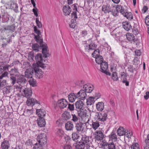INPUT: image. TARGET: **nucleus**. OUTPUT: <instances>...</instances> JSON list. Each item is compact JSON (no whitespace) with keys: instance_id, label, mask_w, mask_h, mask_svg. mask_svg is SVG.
<instances>
[{"instance_id":"nucleus-3","label":"nucleus","mask_w":149,"mask_h":149,"mask_svg":"<svg viewBox=\"0 0 149 149\" xmlns=\"http://www.w3.org/2000/svg\"><path fill=\"white\" fill-rule=\"evenodd\" d=\"M94 118L99 121H104L107 118V114L106 113L102 112L95 113Z\"/></svg>"},{"instance_id":"nucleus-27","label":"nucleus","mask_w":149,"mask_h":149,"mask_svg":"<svg viewBox=\"0 0 149 149\" xmlns=\"http://www.w3.org/2000/svg\"><path fill=\"white\" fill-rule=\"evenodd\" d=\"M97 109L99 111H102L104 108V103L102 102H99L96 104Z\"/></svg>"},{"instance_id":"nucleus-15","label":"nucleus","mask_w":149,"mask_h":149,"mask_svg":"<svg viewBox=\"0 0 149 149\" xmlns=\"http://www.w3.org/2000/svg\"><path fill=\"white\" fill-rule=\"evenodd\" d=\"M63 10L65 15H69L70 14L71 9L70 7L68 6H64L63 8Z\"/></svg>"},{"instance_id":"nucleus-55","label":"nucleus","mask_w":149,"mask_h":149,"mask_svg":"<svg viewBox=\"0 0 149 149\" xmlns=\"http://www.w3.org/2000/svg\"><path fill=\"white\" fill-rule=\"evenodd\" d=\"M117 73L116 72H115L112 73V78L114 80L116 81L118 79V77L117 76Z\"/></svg>"},{"instance_id":"nucleus-34","label":"nucleus","mask_w":149,"mask_h":149,"mask_svg":"<svg viewBox=\"0 0 149 149\" xmlns=\"http://www.w3.org/2000/svg\"><path fill=\"white\" fill-rule=\"evenodd\" d=\"M95 58L96 63L98 64H100L103 62V58L102 56L99 55L97 56L94 57Z\"/></svg>"},{"instance_id":"nucleus-6","label":"nucleus","mask_w":149,"mask_h":149,"mask_svg":"<svg viewBox=\"0 0 149 149\" xmlns=\"http://www.w3.org/2000/svg\"><path fill=\"white\" fill-rule=\"evenodd\" d=\"M32 93V91L31 88H27L24 87L21 92V95L29 99L31 96Z\"/></svg>"},{"instance_id":"nucleus-39","label":"nucleus","mask_w":149,"mask_h":149,"mask_svg":"<svg viewBox=\"0 0 149 149\" xmlns=\"http://www.w3.org/2000/svg\"><path fill=\"white\" fill-rule=\"evenodd\" d=\"M109 139L112 141H116L117 139V136L115 133L112 132L110 135L109 136Z\"/></svg>"},{"instance_id":"nucleus-64","label":"nucleus","mask_w":149,"mask_h":149,"mask_svg":"<svg viewBox=\"0 0 149 149\" xmlns=\"http://www.w3.org/2000/svg\"><path fill=\"white\" fill-rule=\"evenodd\" d=\"M145 22L147 25L149 26V16H147L145 19Z\"/></svg>"},{"instance_id":"nucleus-10","label":"nucleus","mask_w":149,"mask_h":149,"mask_svg":"<svg viewBox=\"0 0 149 149\" xmlns=\"http://www.w3.org/2000/svg\"><path fill=\"white\" fill-rule=\"evenodd\" d=\"M95 139L98 141L102 140L104 137L103 132L100 130H97L95 132Z\"/></svg>"},{"instance_id":"nucleus-4","label":"nucleus","mask_w":149,"mask_h":149,"mask_svg":"<svg viewBox=\"0 0 149 149\" xmlns=\"http://www.w3.org/2000/svg\"><path fill=\"white\" fill-rule=\"evenodd\" d=\"M37 140L38 143L42 146L46 144L47 143L46 136L45 133L40 134L37 136Z\"/></svg>"},{"instance_id":"nucleus-47","label":"nucleus","mask_w":149,"mask_h":149,"mask_svg":"<svg viewBox=\"0 0 149 149\" xmlns=\"http://www.w3.org/2000/svg\"><path fill=\"white\" fill-rule=\"evenodd\" d=\"M71 16L72 19L71 22H72L74 21H76V19L77 18V15L76 13L75 12H74L71 13Z\"/></svg>"},{"instance_id":"nucleus-62","label":"nucleus","mask_w":149,"mask_h":149,"mask_svg":"<svg viewBox=\"0 0 149 149\" xmlns=\"http://www.w3.org/2000/svg\"><path fill=\"white\" fill-rule=\"evenodd\" d=\"M68 104V108L70 111H73L74 110V104Z\"/></svg>"},{"instance_id":"nucleus-60","label":"nucleus","mask_w":149,"mask_h":149,"mask_svg":"<svg viewBox=\"0 0 149 149\" xmlns=\"http://www.w3.org/2000/svg\"><path fill=\"white\" fill-rule=\"evenodd\" d=\"M111 35L114 37V38H116V37H118L119 36V34L118 33H116V31L114 30L111 33Z\"/></svg>"},{"instance_id":"nucleus-35","label":"nucleus","mask_w":149,"mask_h":149,"mask_svg":"<svg viewBox=\"0 0 149 149\" xmlns=\"http://www.w3.org/2000/svg\"><path fill=\"white\" fill-rule=\"evenodd\" d=\"M72 118L71 120L75 124L77 123H79V118L77 115L74 114H72Z\"/></svg>"},{"instance_id":"nucleus-58","label":"nucleus","mask_w":149,"mask_h":149,"mask_svg":"<svg viewBox=\"0 0 149 149\" xmlns=\"http://www.w3.org/2000/svg\"><path fill=\"white\" fill-rule=\"evenodd\" d=\"M99 50L98 49H97L95 50L93 53H92V55L93 57L97 56L99 55Z\"/></svg>"},{"instance_id":"nucleus-56","label":"nucleus","mask_w":149,"mask_h":149,"mask_svg":"<svg viewBox=\"0 0 149 149\" xmlns=\"http://www.w3.org/2000/svg\"><path fill=\"white\" fill-rule=\"evenodd\" d=\"M64 133V132L61 129H59L57 132V135L60 137H62L63 136Z\"/></svg>"},{"instance_id":"nucleus-11","label":"nucleus","mask_w":149,"mask_h":149,"mask_svg":"<svg viewBox=\"0 0 149 149\" xmlns=\"http://www.w3.org/2000/svg\"><path fill=\"white\" fill-rule=\"evenodd\" d=\"M78 98L83 100L86 98L87 96L86 93L83 90H81L77 94Z\"/></svg>"},{"instance_id":"nucleus-53","label":"nucleus","mask_w":149,"mask_h":149,"mask_svg":"<svg viewBox=\"0 0 149 149\" xmlns=\"http://www.w3.org/2000/svg\"><path fill=\"white\" fill-rule=\"evenodd\" d=\"M32 113V111L31 110H26L24 111V115L25 116H29L31 115Z\"/></svg>"},{"instance_id":"nucleus-22","label":"nucleus","mask_w":149,"mask_h":149,"mask_svg":"<svg viewBox=\"0 0 149 149\" xmlns=\"http://www.w3.org/2000/svg\"><path fill=\"white\" fill-rule=\"evenodd\" d=\"M36 114L39 118H43L45 115V112L44 110L37 109L36 111Z\"/></svg>"},{"instance_id":"nucleus-2","label":"nucleus","mask_w":149,"mask_h":149,"mask_svg":"<svg viewBox=\"0 0 149 149\" xmlns=\"http://www.w3.org/2000/svg\"><path fill=\"white\" fill-rule=\"evenodd\" d=\"M40 67L38 65H37L36 64H33L32 68L33 71H34L35 74L37 78L40 79L43 77V72L41 69L39 68Z\"/></svg>"},{"instance_id":"nucleus-51","label":"nucleus","mask_w":149,"mask_h":149,"mask_svg":"<svg viewBox=\"0 0 149 149\" xmlns=\"http://www.w3.org/2000/svg\"><path fill=\"white\" fill-rule=\"evenodd\" d=\"M89 46L90 50H95L97 46V45H95L94 43H91L89 45Z\"/></svg>"},{"instance_id":"nucleus-29","label":"nucleus","mask_w":149,"mask_h":149,"mask_svg":"<svg viewBox=\"0 0 149 149\" xmlns=\"http://www.w3.org/2000/svg\"><path fill=\"white\" fill-rule=\"evenodd\" d=\"M9 146V141L7 140H5L1 143V149H8Z\"/></svg>"},{"instance_id":"nucleus-63","label":"nucleus","mask_w":149,"mask_h":149,"mask_svg":"<svg viewBox=\"0 0 149 149\" xmlns=\"http://www.w3.org/2000/svg\"><path fill=\"white\" fill-rule=\"evenodd\" d=\"M32 10L36 16V17H38V9L37 8H33V9Z\"/></svg>"},{"instance_id":"nucleus-19","label":"nucleus","mask_w":149,"mask_h":149,"mask_svg":"<svg viewBox=\"0 0 149 149\" xmlns=\"http://www.w3.org/2000/svg\"><path fill=\"white\" fill-rule=\"evenodd\" d=\"M36 102L37 103L39 104L36 99L33 98L28 99L26 102V104L28 106H32L34 105Z\"/></svg>"},{"instance_id":"nucleus-1","label":"nucleus","mask_w":149,"mask_h":149,"mask_svg":"<svg viewBox=\"0 0 149 149\" xmlns=\"http://www.w3.org/2000/svg\"><path fill=\"white\" fill-rule=\"evenodd\" d=\"M89 113L85 109H81L78 111V115L81 119L82 121L86 123H88L90 118Z\"/></svg>"},{"instance_id":"nucleus-14","label":"nucleus","mask_w":149,"mask_h":149,"mask_svg":"<svg viewBox=\"0 0 149 149\" xmlns=\"http://www.w3.org/2000/svg\"><path fill=\"white\" fill-rule=\"evenodd\" d=\"M116 9L117 12H120L123 15L125 14V13L127 11L124 6H123L120 5H117Z\"/></svg>"},{"instance_id":"nucleus-13","label":"nucleus","mask_w":149,"mask_h":149,"mask_svg":"<svg viewBox=\"0 0 149 149\" xmlns=\"http://www.w3.org/2000/svg\"><path fill=\"white\" fill-rule=\"evenodd\" d=\"M80 142L84 146L88 145L90 142L89 138L85 135L83 136Z\"/></svg>"},{"instance_id":"nucleus-20","label":"nucleus","mask_w":149,"mask_h":149,"mask_svg":"<svg viewBox=\"0 0 149 149\" xmlns=\"http://www.w3.org/2000/svg\"><path fill=\"white\" fill-rule=\"evenodd\" d=\"M90 125L93 130H95L100 126V124L99 121L97 120L96 121H92Z\"/></svg>"},{"instance_id":"nucleus-25","label":"nucleus","mask_w":149,"mask_h":149,"mask_svg":"<svg viewBox=\"0 0 149 149\" xmlns=\"http://www.w3.org/2000/svg\"><path fill=\"white\" fill-rule=\"evenodd\" d=\"M84 90L86 93H91L93 90V86L87 85H85L83 86Z\"/></svg>"},{"instance_id":"nucleus-36","label":"nucleus","mask_w":149,"mask_h":149,"mask_svg":"<svg viewBox=\"0 0 149 149\" xmlns=\"http://www.w3.org/2000/svg\"><path fill=\"white\" fill-rule=\"evenodd\" d=\"M62 117L64 119L68 120L70 118L71 116L69 112L65 111L62 114Z\"/></svg>"},{"instance_id":"nucleus-38","label":"nucleus","mask_w":149,"mask_h":149,"mask_svg":"<svg viewBox=\"0 0 149 149\" xmlns=\"http://www.w3.org/2000/svg\"><path fill=\"white\" fill-rule=\"evenodd\" d=\"M10 75H14L16 76L17 73H18V71L17 68H14L12 69L9 71Z\"/></svg>"},{"instance_id":"nucleus-54","label":"nucleus","mask_w":149,"mask_h":149,"mask_svg":"<svg viewBox=\"0 0 149 149\" xmlns=\"http://www.w3.org/2000/svg\"><path fill=\"white\" fill-rule=\"evenodd\" d=\"M132 149H139V144L137 143H134L131 146Z\"/></svg>"},{"instance_id":"nucleus-8","label":"nucleus","mask_w":149,"mask_h":149,"mask_svg":"<svg viewBox=\"0 0 149 149\" xmlns=\"http://www.w3.org/2000/svg\"><path fill=\"white\" fill-rule=\"evenodd\" d=\"M26 82L25 76L23 75H20L18 76L17 79V83L19 85H24Z\"/></svg>"},{"instance_id":"nucleus-28","label":"nucleus","mask_w":149,"mask_h":149,"mask_svg":"<svg viewBox=\"0 0 149 149\" xmlns=\"http://www.w3.org/2000/svg\"><path fill=\"white\" fill-rule=\"evenodd\" d=\"M77 97V95L74 93H71L68 95V100L70 102H73Z\"/></svg>"},{"instance_id":"nucleus-24","label":"nucleus","mask_w":149,"mask_h":149,"mask_svg":"<svg viewBox=\"0 0 149 149\" xmlns=\"http://www.w3.org/2000/svg\"><path fill=\"white\" fill-rule=\"evenodd\" d=\"M122 24L124 29L127 31H128L131 28L132 26L128 22H123L122 23Z\"/></svg>"},{"instance_id":"nucleus-18","label":"nucleus","mask_w":149,"mask_h":149,"mask_svg":"<svg viewBox=\"0 0 149 149\" xmlns=\"http://www.w3.org/2000/svg\"><path fill=\"white\" fill-rule=\"evenodd\" d=\"M37 121L38 125L40 127H44L45 125V121L43 118H39Z\"/></svg>"},{"instance_id":"nucleus-31","label":"nucleus","mask_w":149,"mask_h":149,"mask_svg":"<svg viewBox=\"0 0 149 149\" xmlns=\"http://www.w3.org/2000/svg\"><path fill=\"white\" fill-rule=\"evenodd\" d=\"M84 104L83 102L81 100H79L76 102L75 103V106L77 109H82Z\"/></svg>"},{"instance_id":"nucleus-21","label":"nucleus","mask_w":149,"mask_h":149,"mask_svg":"<svg viewBox=\"0 0 149 149\" xmlns=\"http://www.w3.org/2000/svg\"><path fill=\"white\" fill-rule=\"evenodd\" d=\"M102 10L105 13H109L111 11L110 6L108 4L103 5L102 7Z\"/></svg>"},{"instance_id":"nucleus-9","label":"nucleus","mask_w":149,"mask_h":149,"mask_svg":"<svg viewBox=\"0 0 149 149\" xmlns=\"http://www.w3.org/2000/svg\"><path fill=\"white\" fill-rule=\"evenodd\" d=\"M75 124V128L76 131L78 133L82 132L84 130V127L83 126V123L79 121V123H77Z\"/></svg>"},{"instance_id":"nucleus-41","label":"nucleus","mask_w":149,"mask_h":149,"mask_svg":"<svg viewBox=\"0 0 149 149\" xmlns=\"http://www.w3.org/2000/svg\"><path fill=\"white\" fill-rule=\"evenodd\" d=\"M10 67V65H7L5 66H3L0 65V74L2 73L4 71H7L8 70V68Z\"/></svg>"},{"instance_id":"nucleus-17","label":"nucleus","mask_w":149,"mask_h":149,"mask_svg":"<svg viewBox=\"0 0 149 149\" xmlns=\"http://www.w3.org/2000/svg\"><path fill=\"white\" fill-rule=\"evenodd\" d=\"M74 127L73 124L72 122L68 121L65 125V127L67 130H72Z\"/></svg>"},{"instance_id":"nucleus-26","label":"nucleus","mask_w":149,"mask_h":149,"mask_svg":"<svg viewBox=\"0 0 149 149\" xmlns=\"http://www.w3.org/2000/svg\"><path fill=\"white\" fill-rule=\"evenodd\" d=\"M125 130L123 127H120L117 130V133L119 136H122L125 135Z\"/></svg>"},{"instance_id":"nucleus-33","label":"nucleus","mask_w":149,"mask_h":149,"mask_svg":"<svg viewBox=\"0 0 149 149\" xmlns=\"http://www.w3.org/2000/svg\"><path fill=\"white\" fill-rule=\"evenodd\" d=\"M25 86L22 85H17L15 86V90L16 91H18L19 92V93L21 95V92L24 89Z\"/></svg>"},{"instance_id":"nucleus-48","label":"nucleus","mask_w":149,"mask_h":149,"mask_svg":"<svg viewBox=\"0 0 149 149\" xmlns=\"http://www.w3.org/2000/svg\"><path fill=\"white\" fill-rule=\"evenodd\" d=\"M42 145L37 143L35 144L33 147V149H43Z\"/></svg>"},{"instance_id":"nucleus-37","label":"nucleus","mask_w":149,"mask_h":149,"mask_svg":"<svg viewBox=\"0 0 149 149\" xmlns=\"http://www.w3.org/2000/svg\"><path fill=\"white\" fill-rule=\"evenodd\" d=\"M126 37L127 39L129 41H134V37L133 35L130 33H127L126 34Z\"/></svg>"},{"instance_id":"nucleus-40","label":"nucleus","mask_w":149,"mask_h":149,"mask_svg":"<svg viewBox=\"0 0 149 149\" xmlns=\"http://www.w3.org/2000/svg\"><path fill=\"white\" fill-rule=\"evenodd\" d=\"M5 30H9L10 31L14 32L15 30V27L14 25H8L4 28Z\"/></svg>"},{"instance_id":"nucleus-5","label":"nucleus","mask_w":149,"mask_h":149,"mask_svg":"<svg viewBox=\"0 0 149 149\" xmlns=\"http://www.w3.org/2000/svg\"><path fill=\"white\" fill-rule=\"evenodd\" d=\"M35 59L37 62L36 64L37 65H38L43 68L45 67V65L42 63L43 60L40 54H37L35 57Z\"/></svg>"},{"instance_id":"nucleus-23","label":"nucleus","mask_w":149,"mask_h":149,"mask_svg":"<svg viewBox=\"0 0 149 149\" xmlns=\"http://www.w3.org/2000/svg\"><path fill=\"white\" fill-rule=\"evenodd\" d=\"M95 102L94 97H91L87 99L86 103L88 106H90L93 107V104Z\"/></svg>"},{"instance_id":"nucleus-32","label":"nucleus","mask_w":149,"mask_h":149,"mask_svg":"<svg viewBox=\"0 0 149 149\" xmlns=\"http://www.w3.org/2000/svg\"><path fill=\"white\" fill-rule=\"evenodd\" d=\"M125 13V14L123 15V16L126 17L128 20H131L133 19V15L131 12H127V11Z\"/></svg>"},{"instance_id":"nucleus-49","label":"nucleus","mask_w":149,"mask_h":149,"mask_svg":"<svg viewBox=\"0 0 149 149\" xmlns=\"http://www.w3.org/2000/svg\"><path fill=\"white\" fill-rule=\"evenodd\" d=\"M39 47V45L37 44H34L32 45V48L36 52H37L38 51Z\"/></svg>"},{"instance_id":"nucleus-46","label":"nucleus","mask_w":149,"mask_h":149,"mask_svg":"<svg viewBox=\"0 0 149 149\" xmlns=\"http://www.w3.org/2000/svg\"><path fill=\"white\" fill-rule=\"evenodd\" d=\"M15 76L10 75V80L11 81V84L13 85H14L17 82V80Z\"/></svg>"},{"instance_id":"nucleus-12","label":"nucleus","mask_w":149,"mask_h":149,"mask_svg":"<svg viewBox=\"0 0 149 149\" xmlns=\"http://www.w3.org/2000/svg\"><path fill=\"white\" fill-rule=\"evenodd\" d=\"M25 77L27 78H32L33 74V69L32 68L31 69H27L24 72Z\"/></svg>"},{"instance_id":"nucleus-42","label":"nucleus","mask_w":149,"mask_h":149,"mask_svg":"<svg viewBox=\"0 0 149 149\" xmlns=\"http://www.w3.org/2000/svg\"><path fill=\"white\" fill-rule=\"evenodd\" d=\"M76 132H74L72 134V139L74 141H76L79 139V136L78 134Z\"/></svg>"},{"instance_id":"nucleus-44","label":"nucleus","mask_w":149,"mask_h":149,"mask_svg":"<svg viewBox=\"0 0 149 149\" xmlns=\"http://www.w3.org/2000/svg\"><path fill=\"white\" fill-rule=\"evenodd\" d=\"M39 36H35V38L36 39V41L38 42L39 43L40 46L41 47H42V45L46 44L43 42L42 39H39Z\"/></svg>"},{"instance_id":"nucleus-30","label":"nucleus","mask_w":149,"mask_h":149,"mask_svg":"<svg viewBox=\"0 0 149 149\" xmlns=\"http://www.w3.org/2000/svg\"><path fill=\"white\" fill-rule=\"evenodd\" d=\"M100 67L101 68V71L102 72L105 71L107 70L108 66L107 62L105 61H104L102 62L100 64Z\"/></svg>"},{"instance_id":"nucleus-57","label":"nucleus","mask_w":149,"mask_h":149,"mask_svg":"<svg viewBox=\"0 0 149 149\" xmlns=\"http://www.w3.org/2000/svg\"><path fill=\"white\" fill-rule=\"evenodd\" d=\"M108 149H115L116 148L113 142L108 144Z\"/></svg>"},{"instance_id":"nucleus-7","label":"nucleus","mask_w":149,"mask_h":149,"mask_svg":"<svg viewBox=\"0 0 149 149\" xmlns=\"http://www.w3.org/2000/svg\"><path fill=\"white\" fill-rule=\"evenodd\" d=\"M68 104V102L64 99H62L58 101L57 105L60 109L65 108Z\"/></svg>"},{"instance_id":"nucleus-16","label":"nucleus","mask_w":149,"mask_h":149,"mask_svg":"<svg viewBox=\"0 0 149 149\" xmlns=\"http://www.w3.org/2000/svg\"><path fill=\"white\" fill-rule=\"evenodd\" d=\"M42 52L43 54V56L45 58H47L49 56V53L48 52L47 50V46L46 44L42 45Z\"/></svg>"},{"instance_id":"nucleus-61","label":"nucleus","mask_w":149,"mask_h":149,"mask_svg":"<svg viewBox=\"0 0 149 149\" xmlns=\"http://www.w3.org/2000/svg\"><path fill=\"white\" fill-rule=\"evenodd\" d=\"M34 30L35 33L37 34L38 36H39L40 34V31L37 29V27L36 26H35L34 27Z\"/></svg>"},{"instance_id":"nucleus-45","label":"nucleus","mask_w":149,"mask_h":149,"mask_svg":"<svg viewBox=\"0 0 149 149\" xmlns=\"http://www.w3.org/2000/svg\"><path fill=\"white\" fill-rule=\"evenodd\" d=\"M29 82L30 85L32 86L35 87L36 86V81L33 79L31 78L29 81Z\"/></svg>"},{"instance_id":"nucleus-43","label":"nucleus","mask_w":149,"mask_h":149,"mask_svg":"<svg viewBox=\"0 0 149 149\" xmlns=\"http://www.w3.org/2000/svg\"><path fill=\"white\" fill-rule=\"evenodd\" d=\"M85 146L80 142L76 144L75 145L76 149H84Z\"/></svg>"},{"instance_id":"nucleus-59","label":"nucleus","mask_w":149,"mask_h":149,"mask_svg":"<svg viewBox=\"0 0 149 149\" xmlns=\"http://www.w3.org/2000/svg\"><path fill=\"white\" fill-rule=\"evenodd\" d=\"M36 23L37 26L39 28H40L42 27V24L41 22L39 20L38 18H37L36 19Z\"/></svg>"},{"instance_id":"nucleus-50","label":"nucleus","mask_w":149,"mask_h":149,"mask_svg":"<svg viewBox=\"0 0 149 149\" xmlns=\"http://www.w3.org/2000/svg\"><path fill=\"white\" fill-rule=\"evenodd\" d=\"M132 135L133 133L131 131L129 130L127 131V132L125 131V135L127 137H130L131 136H132Z\"/></svg>"},{"instance_id":"nucleus-52","label":"nucleus","mask_w":149,"mask_h":149,"mask_svg":"<svg viewBox=\"0 0 149 149\" xmlns=\"http://www.w3.org/2000/svg\"><path fill=\"white\" fill-rule=\"evenodd\" d=\"M120 76L121 79L122 81H123L124 80H127V76L124 72H121Z\"/></svg>"}]
</instances>
